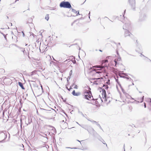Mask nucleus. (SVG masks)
<instances>
[{"label": "nucleus", "instance_id": "obj_1", "mask_svg": "<svg viewBox=\"0 0 151 151\" xmlns=\"http://www.w3.org/2000/svg\"><path fill=\"white\" fill-rule=\"evenodd\" d=\"M60 6L61 7L67 8H70L71 7L70 3L68 1H63L61 2Z\"/></svg>", "mask_w": 151, "mask_h": 151}, {"label": "nucleus", "instance_id": "obj_2", "mask_svg": "<svg viewBox=\"0 0 151 151\" xmlns=\"http://www.w3.org/2000/svg\"><path fill=\"white\" fill-rule=\"evenodd\" d=\"M102 93L103 99H102L101 98L102 102L107 101L108 98H106V91L104 89H102Z\"/></svg>", "mask_w": 151, "mask_h": 151}, {"label": "nucleus", "instance_id": "obj_3", "mask_svg": "<svg viewBox=\"0 0 151 151\" xmlns=\"http://www.w3.org/2000/svg\"><path fill=\"white\" fill-rule=\"evenodd\" d=\"M90 93H91L88 92H85L84 93V98L88 100L91 99V97L90 94Z\"/></svg>", "mask_w": 151, "mask_h": 151}, {"label": "nucleus", "instance_id": "obj_4", "mask_svg": "<svg viewBox=\"0 0 151 151\" xmlns=\"http://www.w3.org/2000/svg\"><path fill=\"white\" fill-rule=\"evenodd\" d=\"M132 34L127 30L126 29L125 30L124 36L125 37H127L128 36L131 37Z\"/></svg>", "mask_w": 151, "mask_h": 151}, {"label": "nucleus", "instance_id": "obj_5", "mask_svg": "<svg viewBox=\"0 0 151 151\" xmlns=\"http://www.w3.org/2000/svg\"><path fill=\"white\" fill-rule=\"evenodd\" d=\"M18 85L21 87L22 89H24L22 83L20 82H18Z\"/></svg>", "mask_w": 151, "mask_h": 151}, {"label": "nucleus", "instance_id": "obj_6", "mask_svg": "<svg viewBox=\"0 0 151 151\" xmlns=\"http://www.w3.org/2000/svg\"><path fill=\"white\" fill-rule=\"evenodd\" d=\"M94 67L96 68H100V69H102L104 68V67L102 66H94Z\"/></svg>", "mask_w": 151, "mask_h": 151}, {"label": "nucleus", "instance_id": "obj_7", "mask_svg": "<svg viewBox=\"0 0 151 151\" xmlns=\"http://www.w3.org/2000/svg\"><path fill=\"white\" fill-rule=\"evenodd\" d=\"M101 69H97V70H95L96 73H101Z\"/></svg>", "mask_w": 151, "mask_h": 151}, {"label": "nucleus", "instance_id": "obj_8", "mask_svg": "<svg viewBox=\"0 0 151 151\" xmlns=\"http://www.w3.org/2000/svg\"><path fill=\"white\" fill-rule=\"evenodd\" d=\"M72 94L73 95L75 96H77L78 95L77 93H75V91L74 90L72 92Z\"/></svg>", "mask_w": 151, "mask_h": 151}, {"label": "nucleus", "instance_id": "obj_9", "mask_svg": "<svg viewBox=\"0 0 151 151\" xmlns=\"http://www.w3.org/2000/svg\"><path fill=\"white\" fill-rule=\"evenodd\" d=\"M120 59H121L120 58H119L118 59H115L114 60V62L115 63L116 65L117 64V61H118V60H120Z\"/></svg>", "mask_w": 151, "mask_h": 151}, {"label": "nucleus", "instance_id": "obj_10", "mask_svg": "<svg viewBox=\"0 0 151 151\" xmlns=\"http://www.w3.org/2000/svg\"><path fill=\"white\" fill-rule=\"evenodd\" d=\"M45 19L47 21L49 19V17L48 15H47L45 17Z\"/></svg>", "mask_w": 151, "mask_h": 151}, {"label": "nucleus", "instance_id": "obj_11", "mask_svg": "<svg viewBox=\"0 0 151 151\" xmlns=\"http://www.w3.org/2000/svg\"><path fill=\"white\" fill-rule=\"evenodd\" d=\"M72 12H73L74 13H76V10L75 9H72Z\"/></svg>", "mask_w": 151, "mask_h": 151}, {"label": "nucleus", "instance_id": "obj_12", "mask_svg": "<svg viewBox=\"0 0 151 151\" xmlns=\"http://www.w3.org/2000/svg\"><path fill=\"white\" fill-rule=\"evenodd\" d=\"M73 86H73V88H77V86L76 85H73Z\"/></svg>", "mask_w": 151, "mask_h": 151}, {"label": "nucleus", "instance_id": "obj_13", "mask_svg": "<svg viewBox=\"0 0 151 151\" xmlns=\"http://www.w3.org/2000/svg\"><path fill=\"white\" fill-rule=\"evenodd\" d=\"M76 13H77L76 16H78V15L80 14H79V11H77L76 12Z\"/></svg>", "mask_w": 151, "mask_h": 151}, {"label": "nucleus", "instance_id": "obj_14", "mask_svg": "<svg viewBox=\"0 0 151 151\" xmlns=\"http://www.w3.org/2000/svg\"><path fill=\"white\" fill-rule=\"evenodd\" d=\"M144 96H143L142 98V101H140L141 102H143V99H144Z\"/></svg>", "mask_w": 151, "mask_h": 151}, {"label": "nucleus", "instance_id": "obj_15", "mask_svg": "<svg viewBox=\"0 0 151 151\" xmlns=\"http://www.w3.org/2000/svg\"><path fill=\"white\" fill-rule=\"evenodd\" d=\"M94 83L96 84H98L96 81H95Z\"/></svg>", "mask_w": 151, "mask_h": 151}, {"label": "nucleus", "instance_id": "obj_16", "mask_svg": "<svg viewBox=\"0 0 151 151\" xmlns=\"http://www.w3.org/2000/svg\"><path fill=\"white\" fill-rule=\"evenodd\" d=\"M66 148H71L69 147H66ZM71 148L73 149V148ZM74 148V149H76V148Z\"/></svg>", "mask_w": 151, "mask_h": 151}, {"label": "nucleus", "instance_id": "obj_17", "mask_svg": "<svg viewBox=\"0 0 151 151\" xmlns=\"http://www.w3.org/2000/svg\"><path fill=\"white\" fill-rule=\"evenodd\" d=\"M72 70H71L70 71V74H72Z\"/></svg>", "mask_w": 151, "mask_h": 151}, {"label": "nucleus", "instance_id": "obj_18", "mask_svg": "<svg viewBox=\"0 0 151 151\" xmlns=\"http://www.w3.org/2000/svg\"><path fill=\"white\" fill-rule=\"evenodd\" d=\"M22 33H23V36L24 37V32H22Z\"/></svg>", "mask_w": 151, "mask_h": 151}, {"label": "nucleus", "instance_id": "obj_19", "mask_svg": "<svg viewBox=\"0 0 151 151\" xmlns=\"http://www.w3.org/2000/svg\"><path fill=\"white\" fill-rule=\"evenodd\" d=\"M108 62V60H106L105 61V62Z\"/></svg>", "mask_w": 151, "mask_h": 151}, {"label": "nucleus", "instance_id": "obj_20", "mask_svg": "<svg viewBox=\"0 0 151 151\" xmlns=\"http://www.w3.org/2000/svg\"><path fill=\"white\" fill-rule=\"evenodd\" d=\"M133 2L134 3V4H135V1H134L133 0Z\"/></svg>", "mask_w": 151, "mask_h": 151}, {"label": "nucleus", "instance_id": "obj_21", "mask_svg": "<svg viewBox=\"0 0 151 151\" xmlns=\"http://www.w3.org/2000/svg\"><path fill=\"white\" fill-rule=\"evenodd\" d=\"M96 80H99L100 79V78H96Z\"/></svg>", "mask_w": 151, "mask_h": 151}, {"label": "nucleus", "instance_id": "obj_22", "mask_svg": "<svg viewBox=\"0 0 151 151\" xmlns=\"http://www.w3.org/2000/svg\"><path fill=\"white\" fill-rule=\"evenodd\" d=\"M109 102H110V101H109H109H108L107 102V103H109Z\"/></svg>", "mask_w": 151, "mask_h": 151}, {"label": "nucleus", "instance_id": "obj_23", "mask_svg": "<svg viewBox=\"0 0 151 151\" xmlns=\"http://www.w3.org/2000/svg\"><path fill=\"white\" fill-rule=\"evenodd\" d=\"M41 89H42V86H41Z\"/></svg>", "mask_w": 151, "mask_h": 151}, {"label": "nucleus", "instance_id": "obj_24", "mask_svg": "<svg viewBox=\"0 0 151 151\" xmlns=\"http://www.w3.org/2000/svg\"><path fill=\"white\" fill-rule=\"evenodd\" d=\"M145 106V107H146V105H145V106Z\"/></svg>", "mask_w": 151, "mask_h": 151}, {"label": "nucleus", "instance_id": "obj_25", "mask_svg": "<svg viewBox=\"0 0 151 151\" xmlns=\"http://www.w3.org/2000/svg\"><path fill=\"white\" fill-rule=\"evenodd\" d=\"M132 99H134L133 98H132V97L131 98Z\"/></svg>", "mask_w": 151, "mask_h": 151}, {"label": "nucleus", "instance_id": "obj_26", "mask_svg": "<svg viewBox=\"0 0 151 151\" xmlns=\"http://www.w3.org/2000/svg\"><path fill=\"white\" fill-rule=\"evenodd\" d=\"M78 142H81L79 141V140H78Z\"/></svg>", "mask_w": 151, "mask_h": 151}, {"label": "nucleus", "instance_id": "obj_27", "mask_svg": "<svg viewBox=\"0 0 151 151\" xmlns=\"http://www.w3.org/2000/svg\"><path fill=\"white\" fill-rule=\"evenodd\" d=\"M93 122H96L95 121H93Z\"/></svg>", "mask_w": 151, "mask_h": 151}, {"label": "nucleus", "instance_id": "obj_28", "mask_svg": "<svg viewBox=\"0 0 151 151\" xmlns=\"http://www.w3.org/2000/svg\"><path fill=\"white\" fill-rule=\"evenodd\" d=\"M90 14V12H89V15Z\"/></svg>", "mask_w": 151, "mask_h": 151}, {"label": "nucleus", "instance_id": "obj_29", "mask_svg": "<svg viewBox=\"0 0 151 151\" xmlns=\"http://www.w3.org/2000/svg\"><path fill=\"white\" fill-rule=\"evenodd\" d=\"M132 85H134V83H132Z\"/></svg>", "mask_w": 151, "mask_h": 151}, {"label": "nucleus", "instance_id": "obj_30", "mask_svg": "<svg viewBox=\"0 0 151 151\" xmlns=\"http://www.w3.org/2000/svg\"><path fill=\"white\" fill-rule=\"evenodd\" d=\"M125 10L124 11V13H125Z\"/></svg>", "mask_w": 151, "mask_h": 151}, {"label": "nucleus", "instance_id": "obj_31", "mask_svg": "<svg viewBox=\"0 0 151 151\" xmlns=\"http://www.w3.org/2000/svg\"><path fill=\"white\" fill-rule=\"evenodd\" d=\"M68 90H69V91L70 90V89H68Z\"/></svg>", "mask_w": 151, "mask_h": 151}, {"label": "nucleus", "instance_id": "obj_32", "mask_svg": "<svg viewBox=\"0 0 151 151\" xmlns=\"http://www.w3.org/2000/svg\"><path fill=\"white\" fill-rule=\"evenodd\" d=\"M1 1V0H0V1Z\"/></svg>", "mask_w": 151, "mask_h": 151}]
</instances>
